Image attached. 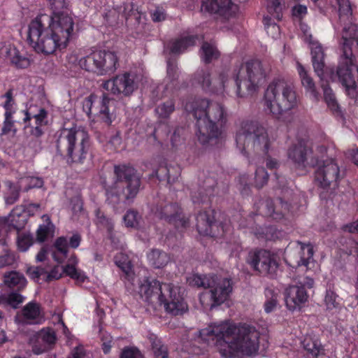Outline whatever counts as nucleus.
Instances as JSON below:
<instances>
[{"instance_id":"nucleus-1","label":"nucleus","mask_w":358,"mask_h":358,"mask_svg":"<svg viewBox=\"0 0 358 358\" xmlns=\"http://www.w3.org/2000/svg\"><path fill=\"white\" fill-rule=\"evenodd\" d=\"M201 334L215 336L218 350L224 358H243L255 355L259 346V332L255 327L243 324L235 325L227 322L210 325Z\"/></svg>"},{"instance_id":"nucleus-2","label":"nucleus","mask_w":358,"mask_h":358,"mask_svg":"<svg viewBox=\"0 0 358 358\" xmlns=\"http://www.w3.org/2000/svg\"><path fill=\"white\" fill-rule=\"evenodd\" d=\"M73 18L65 14L37 16L29 24L27 41L37 52L52 54L65 48L73 31Z\"/></svg>"},{"instance_id":"nucleus-3","label":"nucleus","mask_w":358,"mask_h":358,"mask_svg":"<svg viewBox=\"0 0 358 358\" xmlns=\"http://www.w3.org/2000/svg\"><path fill=\"white\" fill-rule=\"evenodd\" d=\"M192 113L196 120L199 141L203 145H213L221 136L227 121L225 108L220 103L201 99L193 102Z\"/></svg>"},{"instance_id":"nucleus-4","label":"nucleus","mask_w":358,"mask_h":358,"mask_svg":"<svg viewBox=\"0 0 358 358\" xmlns=\"http://www.w3.org/2000/svg\"><path fill=\"white\" fill-rule=\"evenodd\" d=\"M113 173V185L104 183L106 201L113 206L121 201L132 203L141 189V176L134 167L127 164L115 165Z\"/></svg>"},{"instance_id":"nucleus-5","label":"nucleus","mask_w":358,"mask_h":358,"mask_svg":"<svg viewBox=\"0 0 358 358\" xmlns=\"http://www.w3.org/2000/svg\"><path fill=\"white\" fill-rule=\"evenodd\" d=\"M266 108L277 119L289 122L291 110L298 104L294 85L284 78H275L268 85L264 93Z\"/></svg>"},{"instance_id":"nucleus-6","label":"nucleus","mask_w":358,"mask_h":358,"mask_svg":"<svg viewBox=\"0 0 358 358\" xmlns=\"http://www.w3.org/2000/svg\"><path fill=\"white\" fill-rule=\"evenodd\" d=\"M184 289L172 284L162 283L153 280L141 287L145 301L150 304L164 305L166 311L172 315L183 314L187 305L182 297Z\"/></svg>"},{"instance_id":"nucleus-7","label":"nucleus","mask_w":358,"mask_h":358,"mask_svg":"<svg viewBox=\"0 0 358 358\" xmlns=\"http://www.w3.org/2000/svg\"><path fill=\"white\" fill-rule=\"evenodd\" d=\"M57 152L66 155L67 162L71 164H83L90 159V137L82 128L64 129L57 141Z\"/></svg>"},{"instance_id":"nucleus-8","label":"nucleus","mask_w":358,"mask_h":358,"mask_svg":"<svg viewBox=\"0 0 358 358\" xmlns=\"http://www.w3.org/2000/svg\"><path fill=\"white\" fill-rule=\"evenodd\" d=\"M357 38L358 26L357 24L350 23L343 27L339 47L338 64L336 73H332V78H338L352 96H355L356 93L355 83L350 72V66L356 64V57L352 52V47L354 41H357Z\"/></svg>"},{"instance_id":"nucleus-9","label":"nucleus","mask_w":358,"mask_h":358,"mask_svg":"<svg viewBox=\"0 0 358 358\" xmlns=\"http://www.w3.org/2000/svg\"><path fill=\"white\" fill-rule=\"evenodd\" d=\"M236 141L240 150L250 154L266 155L271 141L266 129L255 121H245L236 133Z\"/></svg>"},{"instance_id":"nucleus-10","label":"nucleus","mask_w":358,"mask_h":358,"mask_svg":"<svg viewBox=\"0 0 358 358\" xmlns=\"http://www.w3.org/2000/svg\"><path fill=\"white\" fill-rule=\"evenodd\" d=\"M236 94L240 97L252 95L266 78V69L259 60H252L234 69Z\"/></svg>"},{"instance_id":"nucleus-11","label":"nucleus","mask_w":358,"mask_h":358,"mask_svg":"<svg viewBox=\"0 0 358 358\" xmlns=\"http://www.w3.org/2000/svg\"><path fill=\"white\" fill-rule=\"evenodd\" d=\"M246 262L254 271L271 278L276 277L280 266L278 256L264 249L250 251Z\"/></svg>"},{"instance_id":"nucleus-12","label":"nucleus","mask_w":358,"mask_h":358,"mask_svg":"<svg viewBox=\"0 0 358 358\" xmlns=\"http://www.w3.org/2000/svg\"><path fill=\"white\" fill-rule=\"evenodd\" d=\"M315 174L320 187L329 194L338 187V182L343 177L338 164L332 159L324 161Z\"/></svg>"},{"instance_id":"nucleus-13","label":"nucleus","mask_w":358,"mask_h":358,"mask_svg":"<svg viewBox=\"0 0 358 358\" xmlns=\"http://www.w3.org/2000/svg\"><path fill=\"white\" fill-rule=\"evenodd\" d=\"M155 213L157 217L178 229H186L189 225V218L184 215L182 208L176 203H162L157 206Z\"/></svg>"},{"instance_id":"nucleus-14","label":"nucleus","mask_w":358,"mask_h":358,"mask_svg":"<svg viewBox=\"0 0 358 358\" xmlns=\"http://www.w3.org/2000/svg\"><path fill=\"white\" fill-rule=\"evenodd\" d=\"M314 280L309 277L304 278L296 285H289L285 289L286 303L289 309L294 310L296 306L308 301L306 288L313 287Z\"/></svg>"},{"instance_id":"nucleus-15","label":"nucleus","mask_w":358,"mask_h":358,"mask_svg":"<svg viewBox=\"0 0 358 358\" xmlns=\"http://www.w3.org/2000/svg\"><path fill=\"white\" fill-rule=\"evenodd\" d=\"M313 150L304 142L300 141L290 146L287 150L289 159L298 169L315 166L318 164L317 159L312 157Z\"/></svg>"},{"instance_id":"nucleus-16","label":"nucleus","mask_w":358,"mask_h":358,"mask_svg":"<svg viewBox=\"0 0 358 358\" xmlns=\"http://www.w3.org/2000/svg\"><path fill=\"white\" fill-rule=\"evenodd\" d=\"M198 232L203 236L217 237L222 235L224 230L221 222L215 219V211L199 212L196 217Z\"/></svg>"},{"instance_id":"nucleus-17","label":"nucleus","mask_w":358,"mask_h":358,"mask_svg":"<svg viewBox=\"0 0 358 358\" xmlns=\"http://www.w3.org/2000/svg\"><path fill=\"white\" fill-rule=\"evenodd\" d=\"M210 308L223 303L232 292V283L228 278H219L214 275L209 287Z\"/></svg>"},{"instance_id":"nucleus-18","label":"nucleus","mask_w":358,"mask_h":358,"mask_svg":"<svg viewBox=\"0 0 358 358\" xmlns=\"http://www.w3.org/2000/svg\"><path fill=\"white\" fill-rule=\"evenodd\" d=\"M201 10L229 19L236 15L238 7L231 0H202Z\"/></svg>"},{"instance_id":"nucleus-19","label":"nucleus","mask_w":358,"mask_h":358,"mask_svg":"<svg viewBox=\"0 0 358 358\" xmlns=\"http://www.w3.org/2000/svg\"><path fill=\"white\" fill-rule=\"evenodd\" d=\"M106 90L113 94L129 96L134 90V81L129 73L120 74L102 84Z\"/></svg>"},{"instance_id":"nucleus-20","label":"nucleus","mask_w":358,"mask_h":358,"mask_svg":"<svg viewBox=\"0 0 358 358\" xmlns=\"http://www.w3.org/2000/svg\"><path fill=\"white\" fill-rule=\"evenodd\" d=\"M262 205L265 215L275 220H282L289 210V205L280 197L275 201L271 199H266Z\"/></svg>"},{"instance_id":"nucleus-21","label":"nucleus","mask_w":358,"mask_h":358,"mask_svg":"<svg viewBox=\"0 0 358 358\" xmlns=\"http://www.w3.org/2000/svg\"><path fill=\"white\" fill-rule=\"evenodd\" d=\"M282 0H266V9L268 15L264 16V22L266 29H272L275 32H278L279 27L274 22L280 21L282 18Z\"/></svg>"},{"instance_id":"nucleus-22","label":"nucleus","mask_w":358,"mask_h":358,"mask_svg":"<svg viewBox=\"0 0 358 358\" xmlns=\"http://www.w3.org/2000/svg\"><path fill=\"white\" fill-rule=\"evenodd\" d=\"M63 273L78 282H83L86 278L83 272L78 271L73 265L67 264L64 268H60L59 266H55L46 275L45 281L50 282L53 280H58L62 276Z\"/></svg>"},{"instance_id":"nucleus-23","label":"nucleus","mask_w":358,"mask_h":358,"mask_svg":"<svg viewBox=\"0 0 358 358\" xmlns=\"http://www.w3.org/2000/svg\"><path fill=\"white\" fill-rule=\"evenodd\" d=\"M40 315V304L36 301H31L23 307L20 313L17 314L15 321L22 324H36L38 323Z\"/></svg>"},{"instance_id":"nucleus-24","label":"nucleus","mask_w":358,"mask_h":358,"mask_svg":"<svg viewBox=\"0 0 358 358\" xmlns=\"http://www.w3.org/2000/svg\"><path fill=\"white\" fill-rule=\"evenodd\" d=\"M100 76L113 73L119 66V58L115 52L99 51Z\"/></svg>"},{"instance_id":"nucleus-25","label":"nucleus","mask_w":358,"mask_h":358,"mask_svg":"<svg viewBox=\"0 0 358 358\" xmlns=\"http://www.w3.org/2000/svg\"><path fill=\"white\" fill-rule=\"evenodd\" d=\"M1 51V53L4 55L6 59L16 68L26 69L29 66V59L24 54H22L15 46L8 45L2 49Z\"/></svg>"},{"instance_id":"nucleus-26","label":"nucleus","mask_w":358,"mask_h":358,"mask_svg":"<svg viewBox=\"0 0 358 358\" xmlns=\"http://www.w3.org/2000/svg\"><path fill=\"white\" fill-rule=\"evenodd\" d=\"M310 45L314 71L322 78L325 67L324 50L317 41H311Z\"/></svg>"},{"instance_id":"nucleus-27","label":"nucleus","mask_w":358,"mask_h":358,"mask_svg":"<svg viewBox=\"0 0 358 358\" xmlns=\"http://www.w3.org/2000/svg\"><path fill=\"white\" fill-rule=\"evenodd\" d=\"M100 55L99 52H94L78 61L80 67L87 71L100 75Z\"/></svg>"},{"instance_id":"nucleus-28","label":"nucleus","mask_w":358,"mask_h":358,"mask_svg":"<svg viewBox=\"0 0 358 358\" xmlns=\"http://www.w3.org/2000/svg\"><path fill=\"white\" fill-rule=\"evenodd\" d=\"M213 181L208 178L204 181L202 187H199L196 189H194L191 192L192 200L194 203L204 202L207 198L213 192Z\"/></svg>"},{"instance_id":"nucleus-29","label":"nucleus","mask_w":358,"mask_h":358,"mask_svg":"<svg viewBox=\"0 0 358 358\" xmlns=\"http://www.w3.org/2000/svg\"><path fill=\"white\" fill-rule=\"evenodd\" d=\"M150 264L155 268H162L170 261L168 254L159 249H152L147 255Z\"/></svg>"},{"instance_id":"nucleus-30","label":"nucleus","mask_w":358,"mask_h":358,"mask_svg":"<svg viewBox=\"0 0 358 358\" xmlns=\"http://www.w3.org/2000/svg\"><path fill=\"white\" fill-rule=\"evenodd\" d=\"M154 358H169L168 347L155 334L148 336Z\"/></svg>"},{"instance_id":"nucleus-31","label":"nucleus","mask_w":358,"mask_h":358,"mask_svg":"<svg viewBox=\"0 0 358 358\" xmlns=\"http://www.w3.org/2000/svg\"><path fill=\"white\" fill-rule=\"evenodd\" d=\"M4 283L10 288L20 290L27 285V280L23 274L17 271H10L4 275Z\"/></svg>"},{"instance_id":"nucleus-32","label":"nucleus","mask_w":358,"mask_h":358,"mask_svg":"<svg viewBox=\"0 0 358 358\" xmlns=\"http://www.w3.org/2000/svg\"><path fill=\"white\" fill-rule=\"evenodd\" d=\"M296 66L302 85L315 99H317L318 93L316 90L315 85L313 78L308 75V72L301 63L297 62Z\"/></svg>"},{"instance_id":"nucleus-33","label":"nucleus","mask_w":358,"mask_h":358,"mask_svg":"<svg viewBox=\"0 0 358 358\" xmlns=\"http://www.w3.org/2000/svg\"><path fill=\"white\" fill-rule=\"evenodd\" d=\"M197 39V36L181 37L171 43L170 52L173 54H180L187 48L194 45Z\"/></svg>"},{"instance_id":"nucleus-34","label":"nucleus","mask_w":358,"mask_h":358,"mask_svg":"<svg viewBox=\"0 0 358 358\" xmlns=\"http://www.w3.org/2000/svg\"><path fill=\"white\" fill-rule=\"evenodd\" d=\"M297 243L301 245V250L302 251V255L299 252L295 259H292L293 262L292 266H307L308 264L309 260L313 258V248L310 246V245H304L300 241H298Z\"/></svg>"},{"instance_id":"nucleus-35","label":"nucleus","mask_w":358,"mask_h":358,"mask_svg":"<svg viewBox=\"0 0 358 358\" xmlns=\"http://www.w3.org/2000/svg\"><path fill=\"white\" fill-rule=\"evenodd\" d=\"M166 72V78L169 80L166 86L175 90L180 89L178 81L179 72L178 65L176 62L171 61L170 59L168 60Z\"/></svg>"},{"instance_id":"nucleus-36","label":"nucleus","mask_w":358,"mask_h":358,"mask_svg":"<svg viewBox=\"0 0 358 358\" xmlns=\"http://www.w3.org/2000/svg\"><path fill=\"white\" fill-rule=\"evenodd\" d=\"M6 186L8 187V191L5 194V201L6 204L12 205L18 200L22 185L19 180L16 183L7 181L6 182Z\"/></svg>"},{"instance_id":"nucleus-37","label":"nucleus","mask_w":358,"mask_h":358,"mask_svg":"<svg viewBox=\"0 0 358 358\" xmlns=\"http://www.w3.org/2000/svg\"><path fill=\"white\" fill-rule=\"evenodd\" d=\"M322 87L324 92V98L328 107L334 114L340 115L341 111L332 90L329 87L327 84L324 83L322 84Z\"/></svg>"},{"instance_id":"nucleus-38","label":"nucleus","mask_w":358,"mask_h":358,"mask_svg":"<svg viewBox=\"0 0 358 358\" xmlns=\"http://www.w3.org/2000/svg\"><path fill=\"white\" fill-rule=\"evenodd\" d=\"M201 56L203 61L208 64L217 59L220 56V52L213 45L204 42L201 48Z\"/></svg>"},{"instance_id":"nucleus-39","label":"nucleus","mask_w":358,"mask_h":358,"mask_svg":"<svg viewBox=\"0 0 358 358\" xmlns=\"http://www.w3.org/2000/svg\"><path fill=\"white\" fill-rule=\"evenodd\" d=\"M38 339L46 345L54 344L56 341L55 333L50 329H42L32 335V341H38Z\"/></svg>"},{"instance_id":"nucleus-40","label":"nucleus","mask_w":358,"mask_h":358,"mask_svg":"<svg viewBox=\"0 0 358 358\" xmlns=\"http://www.w3.org/2000/svg\"><path fill=\"white\" fill-rule=\"evenodd\" d=\"M303 348L313 357H317L322 350V345L317 339H313L310 337H306L302 342Z\"/></svg>"},{"instance_id":"nucleus-41","label":"nucleus","mask_w":358,"mask_h":358,"mask_svg":"<svg viewBox=\"0 0 358 358\" xmlns=\"http://www.w3.org/2000/svg\"><path fill=\"white\" fill-rule=\"evenodd\" d=\"M214 275H201L194 274L189 278V283L192 287H203L204 289L210 287L211 280Z\"/></svg>"},{"instance_id":"nucleus-42","label":"nucleus","mask_w":358,"mask_h":358,"mask_svg":"<svg viewBox=\"0 0 358 358\" xmlns=\"http://www.w3.org/2000/svg\"><path fill=\"white\" fill-rule=\"evenodd\" d=\"M110 100V98L106 94H103L99 109V116L101 119L108 125L110 124L112 122V115L109 113L108 106Z\"/></svg>"},{"instance_id":"nucleus-43","label":"nucleus","mask_w":358,"mask_h":358,"mask_svg":"<svg viewBox=\"0 0 358 358\" xmlns=\"http://www.w3.org/2000/svg\"><path fill=\"white\" fill-rule=\"evenodd\" d=\"M194 80L201 86V87L208 90L210 89L211 85V79L210 73L206 70L197 71L194 74Z\"/></svg>"},{"instance_id":"nucleus-44","label":"nucleus","mask_w":358,"mask_h":358,"mask_svg":"<svg viewBox=\"0 0 358 358\" xmlns=\"http://www.w3.org/2000/svg\"><path fill=\"white\" fill-rule=\"evenodd\" d=\"M175 110V103L173 100L169 99L166 102L159 105L155 111L162 118H167Z\"/></svg>"},{"instance_id":"nucleus-45","label":"nucleus","mask_w":358,"mask_h":358,"mask_svg":"<svg viewBox=\"0 0 358 358\" xmlns=\"http://www.w3.org/2000/svg\"><path fill=\"white\" fill-rule=\"evenodd\" d=\"M55 247L57 250V251L63 255L62 259H59L57 256L56 252L53 254V258L58 262H62L63 259L66 257L68 252V241L65 237H59L58 238L55 243Z\"/></svg>"},{"instance_id":"nucleus-46","label":"nucleus","mask_w":358,"mask_h":358,"mask_svg":"<svg viewBox=\"0 0 358 358\" xmlns=\"http://www.w3.org/2000/svg\"><path fill=\"white\" fill-rule=\"evenodd\" d=\"M17 243L18 249L22 252H25L34 243L33 236L29 233L19 234Z\"/></svg>"},{"instance_id":"nucleus-47","label":"nucleus","mask_w":358,"mask_h":358,"mask_svg":"<svg viewBox=\"0 0 358 358\" xmlns=\"http://www.w3.org/2000/svg\"><path fill=\"white\" fill-rule=\"evenodd\" d=\"M268 180V174L264 167H259L256 169L255 176V186L258 188H262Z\"/></svg>"},{"instance_id":"nucleus-48","label":"nucleus","mask_w":358,"mask_h":358,"mask_svg":"<svg viewBox=\"0 0 358 358\" xmlns=\"http://www.w3.org/2000/svg\"><path fill=\"white\" fill-rule=\"evenodd\" d=\"M13 112L5 113V119L1 129V135L8 134L10 131H13L14 134L16 132L17 129L15 128V121L13 120Z\"/></svg>"},{"instance_id":"nucleus-49","label":"nucleus","mask_w":358,"mask_h":358,"mask_svg":"<svg viewBox=\"0 0 358 358\" xmlns=\"http://www.w3.org/2000/svg\"><path fill=\"white\" fill-rule=\"evenodd\" d=\"M20 182L22 186L23 185H26V187H24V190L26 191L31 188L41 187L43 184V181L41 178L30 176L20 178Z\"/></svg>"},{"instance_id":"nucleus-50","label":"nucleus","mask_w":358,"mask_h":358,"mask_svg":"<svg viewBox=\"0 0 358 358\" xmlns=\"http://www.w3.org/2000/svg\"><path fill=\"white\" fill-rule=\"evenodd\" d=\"M46 117L47 111L43 108L39 109V112L38 114H35L32 117L31 116L30 113L27 110H26L24 122H27V121H30L31 119L33 117L35 120L36 125L41 126L45 122V119L46 118Z\"/></svg>"},{"instance_id":"nucleus-51","label":"nucleus","mask_w":358,"mask_h":358,"mask_svg":"<svg viewBox=\"0 0 358 358\" xmlns=\"http://www.w3.org/2000/svg\"><path fill=\"white\" fill-rule=\"evenodd\" d=\"M338 6V13L340 19L346 16L348 17L352 15V10L349 0H336Z\"/></svg>"},{"instance_id":"nucleus-52","label":"nucleus","mask_w":358,"mask_h":358,"mask_svg":"<svg viewBox=\"0 0 358 358\" xmlns=\"http://www.w3.org/2000/svg\"><path fill=\"white\" fill-rule=\"evenodd\" d=\"M338 295L332 290H327L324 297V303L328 310L337 308L339 303L337 301Z\"/></svg>"},{"instance_id":"nucleus-53","label":"nucleus","mask_w":358,"mask_h":358,"mask_svg":"<svg viewBox=\"0 0 358 358\" xmlns=\"http://www.w3.org/2000/svg\"><path fill=\"white\" fill-rule=\"evenodd\" d=\"M48 220L49 221L48 223L47 224L40 225L36 231V239L39 242L45 241L50 233L52 224L49 217H48Z\"/></svg>"},{"instance_id":"nucleus-54","label":"nucleus","mask_w":358,"mask_h":358,"mask_svg":"<svg viewBox=\"0 0 358 358\" xmlns=\"http://www.w3.org/2000/svg\"><path fill=\"white\" fill-rule=\"evenodd\" d=\"M123 219L127 227L134 228L138 224V214L135 210H128Z\"/></svg>"},{"instance_id":"nucleus-55","label":"nucleus","mask_w":358,"mask_h":358,"mask_svg":"<svg viewBox=\"0 0 358 358\" xmlns=\"http://www.w3.org/2000/svg\"><path fill=\"white\" fill-rule=\"evenodd\" d=\"M53 10L55 16H59L63 14L61 10L66 8L67 4L66 0H46Z\"/></svg>"},{"instance_id":"nucleus-56","label":"nucleus","mask_w":358,"mask_h":358,"mask_svg":"<svg viewBox=\"0 0 358 358\" xmlns=\"http://www.w3.org/2000/svg\"><path fill=\"white\" fill-rule=\"evenodd\" d=\"M24 298L20 294L16 292H10L7 297L8 303L13 308H17L19 305L22 303Z\"/></svg>"},{"instance_id":"nucleus-57","label":"nucleus","mask_w":358,"mask_h":358,"mask_svg":"<svg viewBox=\"0 0 358 358\" xmlns=\"http://www.w3.org/2000/svg\"><path fill=\"white\" fill-rule=\"evenodd\" d=\"M350 72L352 77L355 81V95L352 96L348 93V91L347 90V87L340 81L338 80L341 85L345 87V92L348 94V95L352 98V99H356L358 95V65L356 64L355 65H352L350 66ZM338 80H339L338 78Z\"/></svg>"},{"instance_id":"nucleus-58","label":"nucleus","mask_w":358,"mask_h":358,"mask_svg":"<svg viewBox=\"0 0 358 358\" xmlns=\"http://www.w3.org/2000/svg\"><path fill=\"white\" fill-rule=\"evenodd\" d=\"M32 336L29 339V343L31 345L32 352L35 355H40L47 350V345L42 343L40 339L38 341H32Z\"/></svg>"},{"instance_id":"nucleus-59","label":"nucleus","mask_w":358,"mask_h":358,"mask_svg":"<svg viewBox=\"0 0 358 358\" xmlns=\"http://www.w3.org/2000/svg\"><path fill=\"white\" fill-rule=\"evenodd\" d=\"M15 262V257L13 252L6 251L5 253L0 256V268L10 266Z\"/></svg>"},{"instance_id":"nucleus-60","label":"nucleus","mask_w":358,"mask_h":358,"mask_svg":"<svg viewBox=\"0 0 358 358\" xmlns=\"http://www.w3.org/2000/svg\"><path fill=\"white\" fill-rule=\"evenodd\" d=\"M142 354L136 348H124L120 358H142Z\"/></svg>"},{"instance_id":"nucleus-61","label":"nucleus","mask_w":358,"mask_h":358,"mask_svg":"<svg viewBox=\"0 0 358 358\" xmlns=\"http://www.w3.org/2000/svg\"><path fill=\"white\" fill-rule=\"evenodd\" d=\"M96 96L94 94H91L85 99L83 103V109L87 115L92 113L93 103L96 101Z\"/></svg>"},{"instance_id":"nucleus-62","label":"nucleus","mask_w":358,"mask_h":358,"mask_svg":"<svg viewBox=\"0 0 358 358\" xmlns=\"http://www.w3.org/2000/svg\"><path fill=\"white\" fill-rule=\"evenodd\" d=\"M118 266L122 269L124 273V278L128 280H132L134 278V273L132 272L131 265L129 262L117 263Z\"/></svg>"},{"instance_id":"nucleus-63","label":"nucleus","mask_w":358,"mask_h":358,"mask_svg":"<svg viewBox=\"0 0 358 358\" xmlns=\"http://www.w3.org/2000/svg\"><path fill=\"white\" fill-rule=\"evenodd\" d=\"M293 16L298 18H303L307 13V7L306 6L298 4L292 9Z\"/></svg>"},{"instance_id":"nucleus-64","label":"nucleus","mask_w":358,"mask_h":358,"mask_svg":"<svg viewBox=\"0 0 358 358\" xmlns=\"http://www.w3.org/2000/svg\"><path fill=\"white\" fill-rule=\"evenodd\" d=\"M26 273L31 279L36 282H38L40 278L38 267L36 266H27Z\"/></svg>"}]
</instances>
